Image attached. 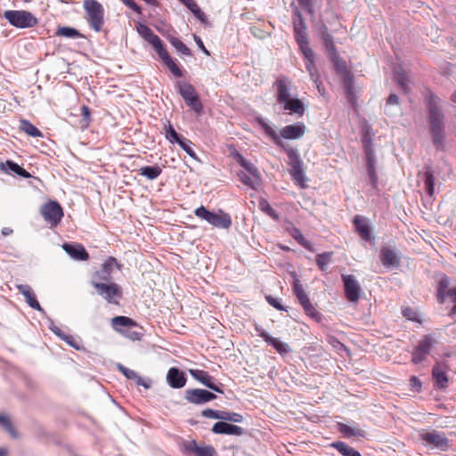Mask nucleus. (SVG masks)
Instances as JSON below:
<instances>
[{"mask_svg": "<svg viewBox=\"0 0 456 456\" xmlns=\"http://www.w3.org/2000/svg\"><path fill=\"white\" fill-rule=\"evenodd\" d=\"M150 44L153 46L154 50L156 51V53H158V55L159 56V58L162 61L164 59H167V57L169 56V53L166 50L165 45L159 36L153 41H151Z\"/></svg>", "mask_w": 456, "mask_h": 456, "instance_id": "nucleus-47", "label": "nucleus"}, {"mask_svg": "<svg viewBox=\"0 0 456 456\" xmlns=\"http://www.w3.org/2000/svg\"><path fill=\"white\" fill-rule=\"evenodd\" d=\"M49 329L55 334L57 335L59 338H61L62 340L66 341L69 345H70L71 346L75 347V348H78L74 343H73V340L74 338H72V336H69V335H66L64 332H62V330L55 326L53 324V322H51V324L49 326Z\"/></svg>", "mask_w": 456, "mask_h": 456, "instance_id": "nucleus-51", "label": "nucleus"}, {"mask_svg": "<svg viewBox=\"0 0 456 456\" xmlns=\"http://www.w3.org/2000/svg\"><path fill=\"white\" fill-rule=\"evenodd\" d=\"M288 231L289 234L293 237V239L296 240L301 246H303L306 249L310 248L309 241H307L305 239L301 231L298 228L291 226L290 228L288 229Z\"/></svg>", "mask_w": 456, "mask_h": 456, "instance_id": "nucleus-48", "label": "nucleus"}, {"mask_svg": "<svg viewBox=\"0 0 456 456\" xmlns=\"http://www.w3.org/2000/svg\"><path fill=\"white\" fill-rule=\"evenodd\" d=\"M122 2L137 13H141L140 6L134 0H122Z\"/></svg>", "mask_w": 456, "mask_h": 456, "instance_id": "nucleus-64", "label": "nucleus"}, {"mask_svg": "<svg viewBox=\"0 0 456 456\" xmlns=\"http://www.w3.org/2000/svg\"><path fill=\"white\" fill-rule=\"evenodd\" d=\"M189 372L193 379L200 382L208 388L220 394L224 393V391L220 387L222 384L216 383L215 378L210 376L208 372L198 369H191L189 370Z\"/></svg>", "mask_w": 456, "mask_h": 456, "instance_id": "nucleus-16", "label": "nucleus"}, {"mask_svg": "<svg viewBox=\"0 0 456 456\" xmlns=\"http://www.w3.org/2000/svg\"><path fill=\"white\" fill-rule=\"evenodd\" d=\"M137 32L148 43H151L158 37L147 25L144 24H140L137 27Z\"/></svg>", "mask_w": 456, "mask_h": 456, "instance_id": "nucleus-49", "label": "nucleus"}, {"mask_svg": "<svg viewBox=\"0 0 456 456\" xmlns=\"http://www.w3.org/2000/svg\"><path fill=\"white\" fill-rule=\"evenodd\" d=\"M20 129L32 137L43 136L42 132L27 119L20 120Z\"/></svg>", "mask_w": 456, "mask_h": 456, "instance_id": "nucleus-39", "label": "nucleus"}, {"mask_svg": "<svg viewBox=\"0 0 456 456\" xmlns=\"http://www.w3.org/2000/svg\"><path fill=\"white\" fill-rule=\"evenodd\" d=\"M294 20H293V28H294V35L295 40L299 46V50L306 51L305 53H310L309 47V40L307 35V28L303 19V16L299 10L296 8L293 12Z\"/></svg>", "mask_w": 456, "mask_h": 456, "instance_id": "nucleus-6", "label": "nucleus"}, {"mask_svg": "<svg viewBox=\"0 0 456 456\" xmlns=\"http://www.w3.org/2000/svg\"><path fill=\"white\" fill-rule=\"evenodd\" d=\"M166 137L171 143H179L184 138L175 130L170 123H168V126L166 128Z\"/></svg>", "mask_w": 456, "mask_h": 456, "instance_id": "nucleus-56", "label": "nucleus"}, {"mask_svg": "<svg viewBox=\"0 0 456 456\" xmlns=\"http://www.w3.org/2000/svg\"><path fill=\"white\" fill-rule=\"evenodd\" d=\"M4 18L18 28H30L37 25V18L26 10H8L4 12Z\"/></svg>", "mask_w": 456, "mask_h": 456, "instance_id": "nucleus-5", "label": "nucleus"}, {"mask_svg": "<svg viewBox=\"0 0 456 456\" xmlns=\"http://www.w3.org/2000/svg\"><path fill=\"white\" fill-rule=\"evenodd\" d=\"M167 380L173 388H182L186 384L185 374L178 368L172 367L167 371Z\"/></svg>", "mask_w": 456, "mask_h": 456, "instance_id": "nucleus-26", "label": "nucleus"}, {"mask_svg": "<svg viewBox=\"0 0 456 456\" xmlns=\"http://www.w3.org/2000/svg\"><path fill=\"white\" fill-rule=\"evenodd\" d=\"M353 223H354L356 232H358V234L363 240H365V241L372 240L373 238L371 236L370 226L363 217H362L360 216H355Z\"/></svg>", "mask_w": 456, "mask_h": 456, "instance_id": "nucleus-30", "label": "nucleus"}, {"mask_svg": "<svg viewBox=\"0 0 456 456\" xmlns=\"http://www.w3.org/2000/svg\"><path fill=\"white\" fill-rule=\"evenodd\" d=\"M330 56L335 66L336 70L338 73L345 74L347 71L346 61L339 57L337 52L330 53Z\"/></svg>", "mask_w": 456, "mask_h": 456, "instance_id": "nucleus-50", "label": "nucleus"}, {"mask_svg": "<svg viewBox=\"0 0 456 456\" xmlns=\"http://www.w3.org/2000/svg\"><path fill=\"white\" fill-rule=\"evenodd\" d=\"M450 280L446 275H443L439 281L437 288V299L443 304L445 297H449L452 302H456V286L450 288Z\"/></svg>", "mask_w": 456, "mask_h": 456, "instance_id": "nucleus-20", "label": "nucleus"}, {"mask_svg": "<svg viewBox=\"0 0 456 456\" xmlns=\"http://www.w3.org/2000/svg\"><path fill=\"white\" fill-rule=\"evenodd\" d=\"M17 289L20 294L25 297L27 304L33 309L44 313V309L36 298L35 293L31 287L27 284L17 285Z\"/></svg>", "mask_w": 456, "mask_h": 456, "instance_id": "nucleus-28", "label": "nucleus"}, {"mask_svg": "<svg viewBox=\"0 0 456 456\" xmlns=\"http://www.w3.org/2000/svg\"><path fill=\"white\" fill-rule=\"evenodd\" d=\"M436 344L437 341L433 335L428 334L423 336L412 350L411 362L414 364L424 362Z\"/></svg>", "mask_w": 456, "mask_h": 456, "instance_id": "nucleus-9", "label": "nucleus"}, {"mask_svg": "<svg viewBox=\"0 0 456 456\" xmlns=\"http://www.w3.org/2000/svg\"><path fill=\"white\" fill-rule=\"evenodd\" d=\"M259 208L260 209L265 213L266 214L267 216H269L271 218H273V220L275 221H279L280 220V214L275 210L273 209L271 205L269 204V202L265 200V199H262L260 201H259Z\"/></svg>", "mask_w": 456, "mask_h": 456, "instance_id": "nucleus-45", "label": "nucleus"}, {"mask_svg": "<svg viewBox=\"0 0 456 456\" xmlns=\"http://www.w3.org/2000/svg\"><path fill=\"white\" fill-rule=\"evenodd\" d=\"M111 324L115 330L122 332L119 327L130 328L135 326V322L126 316H116L111 319Z\"/></svg>", "mask_w": 456, "mask_h": 456, "instance_id": "nucleus-40", "label": "nucleus"}, {"mask_svg": "<svg viewBox=\"0 0 456 456\" xmlns=\"http://www.w3.org/2000/svg\"><path fill=\"white\" fill-rule=\"evenodd\" d=\"M184 398L193 404H203L216 398V395L205 389L194 388L185 391Z\"/></svg>", "mask_w": 456, "mask_h": 456, "instance_id": "nucleus-15", "label": "nucleus"}, {"mask_svg": "<svg viewBox=\"0 0 456 456\" xmlns=\"http://www.w3.org/2000/svg\"><path fill=\"white\" fill-rule=\"evenodd\" d=\"M332 447L338 450L343 456H362L361 453L344 442H335Z\"/></svg>", "mask_w": 456, "mask_h": 456, "instance_id": "nucleus-42", "label": "nucleus"}, {"mask_svg": "<svg viewBox=\"0 0 456 456\" xmlns=\"http://www.w3.org/2000/svg\"><path fill=\"white\" fill-rule=\"evenodd\" d=\"M83 7L89 27L95 32L101 31L104 25V8L102 4L96 0H84Z\"/></svg>", "mask_w": 456, "mask_h": 456, "instance_id": "nucleus-4", "label": "nucleus"}, {"mask_svg": "<svg viewBox=\"0 0 456 456\" xmlns=\"http://www.w3.org/2000/svg\"><path fill=\"white\" fill-rule=\"evenodd\" d=\"M118 370L128 379H133V380H135L136 381V384L137 385H140V386H143L144 387H149V385H147L143 379L137 375V373L133 370H130L125 366H123L122 364H118Z\"/></svg>", "mask_w": 456, "mask_h": 456, "instance_id": "nucleus-43", "label": "nucleus"}, {"mask_svg": "<svg viewBox=\"0 0 456 456\" xmlns=\"http://www.w3.org/2000/svg\"><path fill=\"white\" fill-rule=\"evenodd\" d=\"M55 36L72 39L84 37L77 28L71 27H58Z\"/></svg>", "mask_w": 456, "mask_h": 456, "instance_id": "nucleus-37", "label": "nucleus"}, {"mask_svg": "<svg viewBox=\"0 0 456 456\" xmlns=\"http://www.w3.org/2000/svg\"><path fill=\"white\" fill-rule=\"evenodd\" d=\"M1 168L5 172L14 173L23 178H29L31 176L26 169L12 160H7L5 164H2Z\"/></svg>", "mask_w": 456, "mask_h": 456, "instance_id": "nucleus-33", "label": "nucleus"}, {"mask_svg": "<svg viewBox=\"0 0 456 456\" xmlns=\"http://www.w3.org/2000/svg\"><path fill=\"white\" fill-rule=\"evenodd\" d=\"M203 24H208L207 15L201 11L195 0H180Z\"/></svg>", "mask_w": 456, "mask_h": 456, "instance_id": "nucleus-35", "label": "nucleus"}, {"mask_svg": "<svg viewBox=\"0 0 456 456\" xmlns=\"http://www.w3.org/2000/svg\"><path fill=\"white\" fill-rule=\"evenodd\" d=\"M191 143L192 142L189 139L183 138L181 142H179L178 144L190 157L195 160L200 161L198 156L191 146Z\"/></svg>", "mask_w": 456, "mask_h": 456, "instance_id": "nucleus-57", "label": "nucleus"}, {"mask_svg": "<svg viewBox=\"0 0 456 456\" xmlns=\"http://www.w3.org/2000/svg\"><path fill=\"white\" fill-rule=\"evenodd\" d=\"M410 386L412 391L419 392L421 390L422 383L418 377L412 376L410 379Z\"/></svg>", "mask_w": 456, "mask_h": 456, "instance_id": "nucleus-61", "label": "nucleus"}, {"mask_svg": "<svg viewBox=\"0 0 456 456\" xmlns=\"http://www.w3.org/2000/svg\"><path fill=\"white\" fill-rule=\"evenodd\" d=\"M115 267H118L117 259L113 256L108 257L101 268L94 273L92 281L109 282Z\"/></svg>", "mask_w": 456, "mask_h": 456, "instance_id": "nucleus-18", "label": "nucleus"}, {"mask_svg": "<svg viewBox=\"0 0 456 456\" xmlns=\"http://www.w3.org/2000/svg\"><path fill=\"white\" fill-rule=\"evenodd\" d=\"M420 438L442 451H446L449 446V440L445 435L436 430L420 434Z\"/></svg>", "mask_w": 456, "mask_h": 456, "instance_id": "nucleus-19", "label": "nucleus"}, {"mask_svg": "<svg viewBox=\"0 0 456 456\" xmlns=\"http://www.w3.org/2000/svg\"><path fill=\"white\" fill-rule=\"evenodd\" d=\"M201 415L205 418L220 419V411H215L212 409H205L201 411Z\"/></svg>", "mask_w": 456, "mask_h": 456, "instance_id": "nucleus-60", "label": "nucleus"}, {"mask_svg": "<svg viewBox=\"0 0 456 456\" xmlns=\"http://www.w3.org/2000/svg\"><path fill=\"white\" fill-rule=\"evenodd\" d=\"M284 151L289 158L288 165L290 166L289 175L292 180L300 188L307 187V177L305 173L304 162L297 149L288 146L284 147Z\"/></svg>", "mask_w": 456, "mask_h": 456, "instance_id": "nucleus-2", "label": "nucleus"}, {"mask_svg": "<svg viewBox=\"0 0 456 456\" xmlns=\"http://www.w3.org/2000/svg\"><path fill=\"white\" fill-rule=\"evenodd\" d=\"M40 213L45 221L48 223L51 227L57 226L63 216V210L61 206L60 203L53 200H49L48 202L45 203L40 209Z\"/></svg>", "mask_w": 456, "mask_h": 456, "instance_id": "nucleus-11", "label": "nucleus"}, {"mask_svg": "<svg viewBox=\"0 0 456 456\" xmlns=\"http://www.w3.org/2000/svg\"><path fill=\"white\" fill-rule=\"evenodd\" d=\"M194 215L217 229L227 230L232 224L229 214L223 210H218L217 212L209 211L204 206L197 208L194 210Z\"/></svg>", "mask_w": 456, "mask_h": 456, "instance_id": "nucleus-3", "label": "nucleus"}, {"mask_svg": "<svg viewBox=\"0 0 456 456\" xmlns=\"http://www.w3.org/2000/svg\"><path fill=\"white\" fill-rule=\"evenodd\" d=\"M162 172V168L158 166H144L139 169V174L145 176L149 180L157 179Z\"/></svg>", "mask_w": 456, "mask_h": 456, "instance_id": "nucleus-36", "label": "nucleus"}, {"mask_svg": "<svg viewBox=\"0 0 456 456\" xmlns=\"http://www.w3.org/2000/svg\"><path fill=\"white\" fill-rule=\"evenodd\" d=\"M212 431L215 434H224L231 436H241L244 429L239 426L232 425L224 421H218L214 424Z\"/></svg>", "mask_w": 456, "mask_h": 456, "instance_id": "nucleus-25", "label": "nucleus"}, {"mask_svg": "<svg viewBox=\"0 0 456 456\" xmlns=\"http://www.w3.org/2000/svg\"><path fill=\"white\" fill-rule=\"evenodd\" d=\"M424 183L427 193L433 196L435 192V177L430 167H427L424 173Z\"/></svg>", "mask_w": 456, "mask_h": 456, "instance_id": "nucleus-41", "label": "nucleus"}, {"mask_svg": "<svg viewBox=\"0 0 456 456\" xmlns=\"http://www.w3.org/2000/svg\"><path fill=\"white\" fill-rule=\"evenodd\" d=\"M292 290L296 295L298 302L302 305L305 314L317 322L322 321V314L319 313L311 303L307 293L303 289V286L298 279H295L292 285Z\"/></svg>", "mask_w": 456, "mask_h": 456, "instance_id": "nucleus-7", "label": "nucleus"}, {"mask_svg": "<svg viewBox=\"0 0 456 456\" xmlns=\"http://www.w3.org/2000/svg\"><path fill=\"white\" fill-rule=\"evenodd\" d=\"M384 111L387 116H396L400 113L399 97L395 94H391L386 102Z\"/></svg>", "mask_w": 456, "mask_h": 456, "instance_id": "nucleus-32", "label": "nucleus"}, {"mask_svg": "<svg viewBox=\"0 0 456 456\" xmlns=\"http://www.w3.org/2000/svg\"><path fill=\"white\" fill-rule=\"evenodd\" d=\"M162 61L175 77H183L182 69L179 68L178 64L170 57V55L167 57V59H164Z\"/></svg>", "mask_w": 456, "mask_h": 456, "instance_id": "nucleus-53", "label": "nucleus"}, {"mask_svg": "<svg viewBox=\"0 0 456 456\" xmlns=\"http://www.w3.org/2000/svg\"><path fill=\"white\" fill-rule=\"evenodd\" d=\"M275 86L277 90V102L279 104L282 103L283 102L289 100L291 97V83L286 77H281L278 78L275 82Z\"/></svg>", "mask_w": 456, "mask_h": 456, "instance_id": "nucleus-24", "label": "nucleus"}, {"mask_svg": "<svg viewBox=\"0 0 456 456\" xmlns=\"http://www.w3.org/2000/svg\"><path fill=\"white\" fill-rule=\"evenodd\" d=\"M181 452L186 455L216 456V449L212 445H199L195 440L183 441L180 445Z\"/></svg>", "mask_w": 456, "mask_h": 456, "instance_id": "nucleus-12", "label": "nucleus"}, {"mask_svg": "<svg viewBox=\"0 0 456 456\" xmlns=\"http://www.w3.org/2000/svg\"><path fill=\"white\" fill-rule=\"evenodd\" d=\"M256 330L258 336L268 345H271L280 354L284 355L290 351V347L287 343L281 342L278 338L270 336L268 332L263 329L256 328Z\"/></svg>", "mask_w": 456, "mask_h": 456, "instance_id": "nucleus-23", "label": "nucleus"}, {"mask_svg": "<svg viewBox=\"0 0 456 456\" xmlns=\"http://www.w3.org/2000/svg\"><path fill=\"white\" fill-rule=\"evenodd\" d=\"M239 162L241 167H243L247 171H248L251 175H256L257 168L248 160L245 159L242 156L240 155Z\"/></svg>", "mask_w": 456, "mask_h": 456, "instance_id": "nucleus-59", "label": "nucleus"}, {"mask_svg": "<svg viewBox=\"0 0 456 456\" xmlns=\"http://www.w3.org/2000/svg\"><path fill=\"white\" fill-rule=\"evenodd\" d=\"M394 78L395 81L402 88V90L407 93L409 79L407 77L406 72L401 65H397L394 68Z\"/></svg>", "mask_w": 456, "mask_h": 456, "instance_id": "nucleus-34", "label": "nucleus"}, {"mask_svg": "<svg viewBox=\"0 0 456 456\" xmlns=\"http://www.w3.org/2000/svg\"><path fill=\"white\" fill-rule=\"evenodd\" d=\"M338 430L341 432L346 437H363L365 436V432L362 429L358 428L350 427L346 424L339 423Z\"/></svg>", "mask_w": 456, "mask_h": 456, "instance_id": "nucleus-38", "label": "nucleus"}, {"mask_svg": "<svg viewBox=\"0 0 456 456\" xmlns=\"http://www.w3.org/2000/svg\"><path fill=\"white\" fill-rule=\"evenodd\" d=\"M332 252H324L316 256V265L321 271L324 272L328 269V266L331 261Z\"/></svg>", "mask_w": 456, "mask_h": 456, "instance_id": "nucleus-44", "label": "nucleus"}, {"mask_svg": "<svg viewBox=\"0 0 456 456\" xmlns=\"http://www.w3.org/2000/svg\"><path fill=\"white\" fill-rule=\"evenodd\" d=\"M382 265L387 268H396L400 265V252L390 247H383L379 254Z\"/></svg>", "mask_w": 456, "mask_h": 456, "instance_id": "nucleus-17", "label": "nucleus"}, {"mask_svg": "<svg viewBox=\"0 0 456 456\" xmlns=\"http://www.w3.org/2000/svg\"><path fill=\"white\" fill-rule=\"evenodd\" d=\"M365 152L366 167L370 178V183L374 190L378 189L379 177L376 173V156L372 147L371 140L367 135L362 138Z\"/></svg>", "mask_w": 456, "mask_h": 456, "instance_id": "nucleus-8", "label": "nucleus"}, {"mask_svg": "<svg viewBox=\"0 0 456 456\" xmlns=\"http://www.w3.org/2000/svg\"><path fill=\"white\" fill-rule=\"evenodd\" d=\"M441 99L429 93L428 96V123L434 146L444 149L445 141L444 115L440 109Z\"/></svg>", "mask_w": 456, "mask_h": 456, "instance_id": "nucleus-1", "label": "nucleus"}, {"mask_svg": "<svg viewBox=\"0 0 456 456\" xmlns=\"http://www.w3.org/2000/svg\"><path fill=\"white\" fill-rule=\"evenodd\" d=\"M322 38L323 40L324 46L330 54L337 52L335 45L332 42V37L328 32V29L325 26H323V30L322 31Z\"/></svg>", "mask_w": 456, "mask_h": 456, "instance_id": "nucleus-54", "label": "nucleus"}, {"mask_svg": "<svg viewBox=\"0 0 456 456\" xmlns=\"http://www.w3.org/2000/svg\"><path fill=\"white\" fill-rule=\"evenodd\" d=\"M447 366L445 364L437 363L432 369V378L434 387L438 389H444L448 387V377L446 374Z\"/></svg>", "mask_w": 456, "mask_h": 456, "instance_id": "nucleus-22", "label": "nucleus"}, {"mask_svg": "<svg viewBox=\"0 0 456 456\" xmlns=\"http://www.w3.org/2000/svg\"><path fill=\"white\" fill-rule=\"evenodd\" d=\"M306 127L303 122L288 125L280 130L281 139L297 140L304 136Z\"/></svg>", "mask_w": 456, "mask_h": 456, "instance_id": "nucleus-21", "label": "nucleus"}, {"mask_svg": "<svg viewBox=\"0 0 456 456\" xmlns=\"http://www.w3.org/2000/svg\"><path fill=\"white\" fill-rule=\"evenodd\" d=\"M91 283L97 294L109 303H117V299L122 296L121 288L117 283L99 281H92Z\"/></svg>", "mask_w": 456, "mask_h": 456, "instance_id": "nucleus-10", "label": "nucleus"}, {"mask_svg": "<svg viewBox=\"0 0 456 456\" xmlns=\"http://www.w3.org/2000/svg\"><path fill=\"white\" fill-rule=\"evenodd\" d=\"M346 297L349 302L356 303L359 300L361 287L356 278L352 274H342Z\"/></svg>", "mask_w": 456, "mask_h": 456, "instance_id": "nucleus-14", "label": "nucleus"}, {"mask_svg": "<svg viewBox=\"0 0 456 456\" xmlns=\"http://www.w3.org/2000/svg\"><path fill=\"white\" fill-rule=\"evenodd\" d=\"M284 110H288L289 114H295L302 117L305 114V107L304 103L297 97H290L289 100L281 103Z\"/></svg>", "mask_w": 456, "mask_h": 456, "instance_id": "nucleus-29", "label": "nucleus"}, {"mask_svg": "<svg viewBox=\"0 0 456 456\" xmlns=\"http://www.w3.org/2000/svg\"><path fill=\"white\" fill-rule=\"evenodd\" d=\"M346 93L349 100L353 102L354 93H353V83L351 77H348L345 81Z\"/></svg>", "mask_w": 456, "mask_h": 456, "instance_id": "nucleus-62", "label": "nucleus"}, {"mask_svg": "<svg viewBox=\"0 0 456 456\" xmlns=\"http://www.w3.org/2000/svg\"><path fill=\"white\" fill-rule=\"evenodd\" d=\"M179 94L183 98L186 104L196 113H201L203 106L197 95L194 87L188 83H178Z\"/></svg>", "mask_w": 456, "mask_h": 456, "instance_id": "nucleus-13", "label": "nucleus"}, {"mask_svg": "<svg viewBox=\"0 0 456 456\" xmlns=\"http://www.w3.org/2000/svg\"><path fill=\"white\" fill-rule=\"evenodd\" d=\"M265 133L272 138V140L279 146L282 147H288V145H284L282 140L281 139V134H278L276 131L269 126L265 130Z\"/></svg>", "mask_w": 456, "mask_h": 456, "instance_id": "nucleus-58", "label": "nucleus"}, {"mask_svg": "<svg viewBox=\"0 0 456 456\" xmlns=\"http://www.w3.org/2000/svg\"><path fill=\"white\" fill-rule=\"evenodd\" d=\"M300 51L303 53L304 58L305 60V69H306V70L308 71L312 80L314 83H317L318 80H319V73H318V70H317V68H316L315 62H314V51L312 50V48H310V53L309 54H308V53H305L306 51L305 52V50H300Z\"/></svg>", "mask_w": 456, "mask_h": 456, "instance_id": "nucleus-31", "label": "nucleus"}, {"mask_svg": "<svg viewBox=\"0 0 456 456\" xmlns=\"http://www.w3.org/2000/svg\"><path fill=\"white\" fill-rule=\"evenodd\" d=\"M266 300L275 309H277V310H283V306L281 305V304L279 301V299L274 298V297H273L271 296H268V297H266Z\"/></svg>", "mask_w": 456, "mask_h": 456, "instance_id": "nucleus-63", "label": "nucleus"}, {"mask_svg": "<svg viewBox=\"0 0 456 456\" xmlns=\"http://www.w3.org/2000/svg\"><path fill=\"white\" fill-rule=\"evenodd\" d=\"M167 39L177 52L181 53L183 55H191V50L179 38L170 36L167 37Z\"/></svg>", "mask_w": 456, "mask_h": 456, "instance_id": "nucleus-46", "label": "nucleus"}, {"mask_svg": "<svg viewBox=\"0 0 456 456\" xmlns=\"http://www.w3.org/2000/svg\"><path fill=\"white\" fill-rule=\"evenodd\" d=\"M0 426L3 427L12 436V437H18V433L8 416L0 415Z\"/></svg>", "mask_w": 456, "mask_h": 456, "instance_id": "nucleus-52", "label": "nucleus"}, {"mask_svg": "<svg viewBox=\"0 0 456 456\" xmlns=\"http://www.w3.org/2000/svg\"><path fill=\"white\" fill-rule=\"evenodd\" d=\"M220 419L224 422H242L243 417L237 412L220 411Z\"/></svg>", "mask_w": 456, "mask_h": 456, "instance_id": "nucleus-55", "label": "nucleus"}, {"mask_svg": "<svg viewBox=\"0 0 456 456\" xmlns=\"http://www.w3.org/2000/svg\"><path fill=\"white\" fill-rule=\"evenodd\" d=\"M62 248L75 260L86 261L89 258V254L81 244L64 243Z\"/></svg>", "mask_w": 456, "mask_h": 456, "instance_id": "nucleus-27", "label": "nucleus"}]
</instances>
